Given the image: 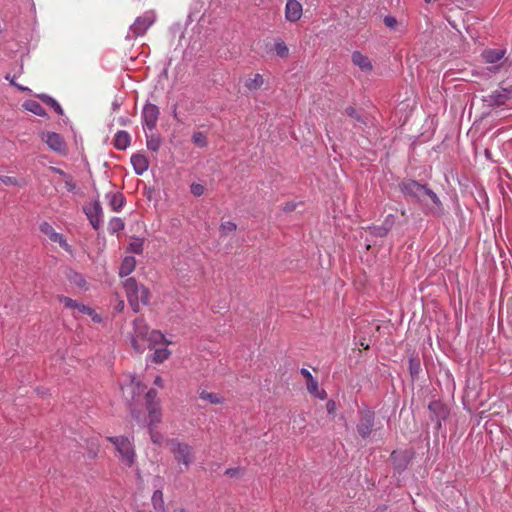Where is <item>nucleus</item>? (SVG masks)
<instances>
[{"label": "nucleus", "mask_w": 512, "mask_h": 512, "mask_svg": "<svg viewBox=\"0 0 512 512\" xmlns=\"http://www.w3.org/2000/svg\"><path fill=\"white\" fill-rule=\"evenodd\" d=\"M105 197L108 200L109 206L115 212L121 211L126 202L125 197L121 192H109Z\"/></svg>", "instance_id": "a211bd4d"}, {"label": "nucleus", "mask_w": 512, "mask_h": 512, "mask_svg": "<svg viewBox=\"0 0 512 512\" xmlns=\"http://www.w3.org/2000/svg\"><path fill=\"white\" fill-rule=\"evenodd\" d=\"M70 281L72 283H74L77 287L79 288H85L86 287V280L85 278L79 274V273H76L74 272L70 277H69Z\"/></svg>", "instance_id": "58836bf2"}, {"label": "nucleus", "mask_w": 512, "mask_h": 512, "mask_svg": "<svg viewBox=\"0 0 512 512\" xmlns=\"http://www.w3.org/2000/svg\"><path fill=\"white\" fill-rule=\"evenodd\" d=\"M127 301L131 309L138 313L142 306H147L150 303L149 289L139 283L134 277H129L122 282Z\"/></svg>", "instance_id": "f257e3e1"}, {"label": "nucleus", "mask_w": 512, "mask_h": 512, "mask_svg": "<svg viewBox=\"0 0 512 512\" xmlns=\"http://www.w3.org/2000/svg\"><path fill=\"white\" fill-rule=\"evenodd\" d=\"M307 390L310 394L314 395L315 397L323 400L326 397V392L322 389H319L318 382L315 378L309 380L306 382Z\"/></svg>", "instance_id": "bb28decb"}, {"label": "nucleus", "mask_w": 512, "mask_h": 512, "mask_svg": "<svg viewBox=\"0 0 512 512\" xmlns=\"http://www.w3.org/2000/svg\"><path fill=\"white\" fill-rule=\"evenodd\" d=\"M168 445L176 462L184 465L186 469L189 468L195 460L194 448L188 443L181 442L178 439L169 440Z\"/></svg>", "instance_id": "7ed1b4c3"}, {"label": "nucleus", "mask_w": 512, "mask_h": 512, "mask_svg": "<svg viewBox=\"0 0 512 512\" xmlns=\"http://www.w3.org/2000/svg\"><path fill=\"white\" fill-rule=\"evenodd\" d=\"M136 267V259L133 256H126L119 268V276L125 277L131 274Z\"/></svg>", "instance_id": "5701e85b"}, {"label": "nucleus", "mask_w": 512, "mask_h": 512, "mask_svg": "<svg viewBox=\"0 0 512 512\" xmlns=\"http://www.w3.org/2000/svg\"><path fill=\"white\" fill-rule=\"evenodd\" d=\"M200 399L207 401L211 404H223L224 397L219 393H213L208 391H201L199 394Z\"/></svg>", "instance_id": "a878e982"}, {"label": "nucleus", "mask_w": 512, "mask_h": 512, "mask_svg": "<svg viewBox=\"0 0 512 512\" xmlns=\"http://www.w3.org/2000/svg\"><path fill=\"white\" fill-rule=\"evenodd\" d=\"M425 196L429 197L431 202L434 205V207L431 208L432 212H440L442 210V203H441L439 197L436 195L435 192H433L428 187H427V189L425 191Z\"/></svg>", "instance_id": "473e14b6"}, {"label": "nucleus", "mask_w": 512, "mask_h": 512, "mask_svg": "<svg viewBox=\"0 0 512 512\" xmlns=\"http://www.w3.org/2000/svg\"><path fill=\"white\" fill-rule=\"evenodd\" d=\"M119 107H120V104H119L117 101H114V102L112 103V109H113L114 111H117V110L119 109Z\"/></svg>", "instance_id": "bf43d9fd"}, {"label": "nucleus", "mask_w": 512, "mask_h": 512, "mask_svg": "<svg viewBox=\"0 0 512 512\" xmlns=\"http://www.w3.org/2000/svg\"><path fill=\"white\" fill-rule=\"evenodd\" d=\"M193 142L199 147H205L207 145V138L204 133L196 132L192 136Z\"/></svg>", "instance_id": "ea45409f"}, {"label": "nucleus", "mask_w": 512, "mask_h": 512, "mask_svg": "<svg viewBox=\"0 0 512 512\" xmlns=\"http://www.w3.org/2000/svg\"><path fill=\"white\" fill-rule=\"evenodd\" d=\"M345 113L350 116L356 118L358 121H360V118L356 114V110L353 107H347L345 109Z\"/></svg>", "instance_id": "09e8293b"}, {"label": "nucleus", "mask_w": 512, "mask_h": 512, "mask_svg": "<svg viewBox=\"0 0 512 512\" xmlns=\"http://www.w3.org/2000/svg\"><path fill=\"white\" fill-rule=\"evenodd\" d=\"M384 24L390 29H395L398 25V21L394 16H386L384 18Z\"/></svg>", "instance_id": "49530a36"}, {"label": "nucleus", "mask_w": 512, "mask_h": 512, "mask_svg": "<svg viewBox=\"0 0 512 512\" xmlns=\"http://www.w3.org/2000/svg\"><path fill=\"white\" fill-rule=\"evenodd\" d=\"M390 218H392V215H389L381 226L369 227L370 233L376 237L387 235L393 225V220Z\"/></svg>", "instance_id": "aec40b11"}, {"label": "nucleus", "mask_w": 512, "mask_h": 512, "mask_svg": "<svg viewBox=\"0 0 512 512\" xmlns=\"http://www.w3.org/2000/svg\"><path fill=\"white\" fill-rule=\"evenodd\" d=\"M151 439L154 443H159L160 442V436L159 435H155L153 433H151Z\"/></svg>", "instance_id": "13d9d810"}, {"label": "nucleus", "mask_w": 512, "mask_h": 512, "mask_svg": "<svg viewBox=\"0 0 512 512\" xmlns=\"http://www.w3.org/2000/svg\"><path fill=\"white\" fill-rule=\"evenodd\" d=\"M159 115L160 110L157 105L148 102L143 106L141 120L144 131L152 132L156 128Z\"/></svg>", "instance_id": "6e6552de"}, {"label": "nucleus", "mask_w": 512, "mask_h": 512, "mask_svg": "<svg viewBox=\"0 0 512 512\" xmlns=\"http://www.w3.org/2000/svg\"><path fill=\"white\" fill-rule=\"evenodd\" d=\"M301 374L304 376V378L306 379V382L313 379L314 377L312 376V374L307 370V369H301Z\"/></svg>", "instance_id": "3c124183"}, {"label": "nucleus", "mask_w": 512, "mask_h": 512, "mask_svg": "<svg viewBox=\"0 0 512 512\" xmlns=\"http://www.w3.org/2000/svg\"><path fill=\"white\" fill-rule=\"evenodd\" d=\"M263 84H264L263 76L261 74H259V73H255V74L249 75L246 78L244 86L249 91H255V90L260 89L263 86Z\"/></svg>", "instance_id": "412c9836"}, {"label": "nucleus", "mask_w": 512, "mask_h": 512, "mask_svg": "<svg viewBox=\"0 0 512 512\" xmlns=\"http://www.w3.org/2000/svg\"><path fill=\"white\" fill-rule=\"evenodd\" d=\"M505 54H506L505 49H501V48L487 49V50L483 51L482 57L486 63L494 64V63H497L500 60H502L504 58Z\"/></svg>", "instance_id": "6ab92c4d"}, {"label": "nucleus", "mask_w": 512, "mask_h": 512, "mask_svg": "<svg viewBox=\"0 0 512 512\" xmlns=\"http://www.w3.org/2000/svg\"><path fill=\"white\" fill-rule=\"evenodd\" d=\"M426 189V185H422L412 179L404 180L400 184V190L405 196L412 197L419 202L424 200Z\"/></svg>", "instance_id": "9d476101"}, {"label": "nucleus", "mask_w": 512, "mask_h": 512, "mask_svg": "<svg viewBox=\"0 0 512 512\" xmlns=\"http://www.w3.org/2000/svg\"><path fill=\"white\" fill-rule=\"evenodd\" d=\"M190 190L194 196L199 197L204 194L205 187L200 183H192L190 186Z\"/></svg>", "instance_id": "37998d69"}, {"label": "nucleus", "mask_w": 512, "mask_h": 512, "mask_svg": "<svg viewBox=\"0 0 512 512\" xmlns=\"http://www.w3.org/2000/svg\"><path fill=\"white\" fill-rule=\"evenodd\" d=\"M146 407L148 411L149 426L158 424L162 419V412L157 399V391L150 389L145 395Z\"/></svg>", "instance_id": "0eeeda50"}, {"label": "nucleus", "mask_w": 512, "mask_h": 512, "mask_svg": "<svg viewBox=\"0 0 512 512\" xmlns=\"http://www.w3.org/2000/svg\"><path fill=\"white\" fill-rule=\"evenodd\" d=\"M53 171L58 173L59 175H61L63 177V179L65 178V176L69 175V174L65 173L63 170L59 169V168H53Z\"/></svg>", "instance_id": "6e6d98bb"}, {"label": "nucleus", "mask_w": 512, "mask_h": 512, "mask_svg": "<svg viewBox=\"0 0 512 512\" xmlns=\"http://www.w3.org/2000/svg\"><path fill=\"white\" fill-rule=\"evenodd\" d=\"M124 308H125V302H124V300H123V299H121V298L119 297V295H116V301H115V304H114V306H113L114 311H115L116 313H121V312H123Z\"/></svg>", "instance_id": "a18cd8bd"}, {"label": "nucleus", "mask_w": 512, "mask_h": 512, "mask_svg": "<svg viewBox=\"0 0 512 512\" xmlns=\"http://www.w3.org/2000/svg\"><path fill=\"white\" fill-rule=\"evenodd\" d=\"M375 414L371 410L359 411V422L356 426L358 434L363 438H368L374 428Z\"/></svg>", "instance_id": "1a4fd4ad"}, {"label": "nucleus", "mask_w": 512, "mask_h": 512, "mask_svg": "<svg viewBox=\"0 0 512 512\" xmlns=\"http://www.w3.org/2000/svg\"><path fill=\"white\" fill-rule=\"evenodd\" d=\"M143 246H144L143 238H133L130 241L127 250L130 253L141 254L143 252Z\"/></svg>", "instance_id": "2f4dec72"}, {"label": "nucleus", "mask_w": 512, "mask_h": 512, "mask_svg": "<svg viewBox=\"0 0 512 512\" xmlns=\"http://www.w3.org/2000/svg\"><path fill=\"white\" fill-rule=\"evenodd\" d=\"M352 62L363 72H371L373 69L370 59L360 51H354L351 56Z\"/></svg>", "instance_id": "dca6fc26"}, {"label": "nucleus", "mask_w": 512, "mask_h": 512, "mask_svg": "<svg viewBox=\"0 0 512 512\" xmlns=\"http://www.w3.org/2000/svg\"><path fill=\"white\" fill-rule=\"evenodd\" d=\"M90 224L95 230H98L103 223V210L99 200H94L83 208Z\"/></svg>", "instance_id": "9b49d317"}, {"label": "nucleus", "mask_w": 512, "mask_h": 512, "mask_svg": "<svg viewBox=\"0 0 512 512\" xmlns=\"http://www.w3.org/2000/svg\"><path fill=\"white\" fill-rule=\"evenodd\" d=\"M273 51L280 58H286L289 55V48L281 38L274 39Z\"/></svg>", "instance_id": "cd10ccee"}, {"label": "nucleus", "mask_w": 512, "mask_h": 512, "mask_svg": "<svg viewBox=\"0 0 512 512\" xmlns=\"http://www.w3.org/2000/svg\"><path fill=\"white\" fill-rule=\"evenodd\" d=\"M41 99L49 106L51 107L57 114L62 115L63 110L60 106V104L52 97L48 95H41Z\"/></svg>", "instance_id": "f704fd0d"}, {"label": "nucleus", "mask_w": 512, "mask_h": 512, "mask_svg": "<svg viewBox=\"0 0 512 512\" xmlns=\"http://www.w3.org/2000/svg\"><path fill=\"white\" fill-rule=\"evenodd\" d=\"M0 182L7 186H21L24 185L17 178L11 176H0Z\"/></svg>", "instance_id": "a19ab883"}, {"label": "nucleus", "mask_w": 512, "mask_h": 512, "mask_svg": "<svg viewBox=\"0 0 512 512\" xmlns=\"http://www.w3.org/2000/svg\"><path fill=\"white\" fill-rule=\"evenodd\" d=\"M171 355V352L167 348L156 349L152 355V361L160 364L166 361Z\"/></svg>", "instance_id": "7c9ffc66"}, {"label": "nucleus", "mask_w": 512, "mask_h": 512, "mask_svg": "<svg viewBox=\"0 0 512 512\" xmlns=\"http://www.w3.org/2000/svg\"><path fill=\"white\" fill-rule=\"evenodd\" d=\"M146 387L136 375H128L121 382V390L125 399L130 402H137Z\"/></svg>", "instance_id": "423d86ee"}, {"label": "nucleus", "mask_w": 512, "mask_h": 512, "mask_svg": "<svg viewBox=\"0 0 512 512\" xmlns=\"http://www.w3.org/2000/svg\"><path fill=\"white\" fill-rule=\"evenodd\" d=\"M241 470L239 468H229L225 471V474L230 477H237L240 474Z\"/></svg>", "instance_id": "de8ad7c7"}, {"label": "nucleus", "mask_w": 512, "mask_h": 512, "mask_svg": "<svg viewBox=\"0 0 512 512\" xmlns=\"http://www.w3.org/2000/svg\"><path fill=\"white\" fill-rule=\"evenodd\" d=\"M124 222L119 217H114L109 221L108 230L111 233H116L124 229Z\"/></svg>", "instance_id": "c9c22d12"}, {"label": "nucleus", "mask_w": 512, "mask_h": 512, "mask_svg": "<svg viewBox=\"0 0 512 512\" xmlns=\"http://www.w3.org/2000/svg\"><path fill=\"white\" fill-rule=\"evenodd\" d=\"M326 409L328 411V413H334L335 410H336V404L333 400H329L327 403H326Z\"/></svg>", "instance_id": "8fccbe9b"}, {"label": "nucleus", "mask_w": 512, "mask_h": 512, "mask_svg": "<svg viewBox=\"0 0 512 512\" xmlns=\"http://www.w3.org/2000/svg\"><path fill=\"white\" fill-rule=\"evenodd\" d=\"M164 343L166 345L171 344L170 341H168L165 336L158 330H152L149 332V335L147 337L146 345L149 347Z\"/></svg>", "instance_id": "b1692460"}, {"label": "nucleus", "mask_w": 512, "mask_h": 512, "mask_svg": "<svg viewBox=\"0 0 512 512\" xmlns=\"http://www.w3.org/2000/svg\"><path fill=\"white\" fill-rule=\"evenodd\" d=\"M79 312L82 314L89 315L93 322L100 323L102 322V317L99 315L93 308L82 304L81 307H79Z\"/></svg>", "instance_id": "72a5a7b5"}, {"label": "nucleus", "mask_w": 512, "mask_h": 512, "mask_svg": "<svg viewBox=\"0 0 512 512\" xmlns=\"http://www.w3.org/2000/svg\"><path fill=\"white\" fill-rule=\"evenodd\" d=\"M155 15L152 12H146L142 16L136 18L134 23L130 26V33L135 37L142 36L154 23Z\"/></svg>", "instance_id": "f8f14e48"}, {"label": "nucleus", "mask_w": 512, "mask_h": 512, "mask_svg": "<svg viewBox=\"0 0 512 512\" xmlns=\"http://www.w3.org/2000/svg\"><path fill=\"white\" fill-rule=\"evenodd\" d=\"M42 140L46 142V144L56 152L65 151L66 145L63 138L55 132H47L43 133Z\"/></svg>", "instance_id": "2eb2a0df"}, {"label": "nucleus", "mask_w": 512, "mask_h": 512, "mask_svg": "<svg viewBox=\"0 0 512 512\" xmlns=\"http://www.w3.org/2000/svg\"><path fill=\"white\" fill-rule=\"evenodd\" d=\"M409 370L412 376H415L420 371V362L416 358H410L409 360Z\"/></svg>", "instance_id": "79ce46f5"}, {"label": "nucleus", "mask_w": 512, "mask_h": 512, "mask_svg": "<svg viewBox=\"0 0 512 512\" xmlns=\"http://www.w3.org/2000/svg\"><path fill=\"white\" fill-rule=\"evenodd\" d=\"M303 14L302 4L298 0H287L285 5V19L295 23L301 19Z\"/></svg>", "instance_id": "4468645a"}, {"label": "nucleus", "mask_w": 512, "mask_h": 512, "mask_svg": "<svg viewBox=\"0 0 512 512\" xmlns=\"http://www.w3.org/2000/svg\"><path fill=\"white\" fill-rule=\"evenodd\" d=\"M63 180L65 183V187L69 192H73L76 189V183L74 182L71 175L65 176Z\"/></svg>", "instance_id": "c03bdc74"}, {"label": "nucleus", "mask_w": 512, "mask_h": 512, "mask_svg": "<svg viewBox=\"0 0 512 512\" xmlns=\"http://www.w3.org/2000/svg\"><path fill=\"white\" fill-rule=\"evenodd\" d=\"M130 122V120L128 118H125V117H120L118 119V123L122 126H126L128 125V123Z\"/></svg>", "instance_id": "603ef678"}, {"label": "nucleus", "mask_w": 512, "mask_h": 512, "mask_svg": "<svg viewBox=\"0 0 512 512\" xmlns=\"http://www.w3.org/2000/svg\"><path fill=\"white\" fill-rule=\"evenodd\" d=\"M483 101L490 107L507 106L512 108V82H503L498 89L484 96Z\"/></svg>", "instance_id": "20e7f679"}, {"label": "nucleus", "mask_w": 512, "mask_h": 512, "mask_svg": "<svg viewBox=\"0 0 512 512\" xmlns=\"http://www.w3.org/2000/svg\"><path fill=\"white\" fill-rule=\"evenodd\" d=\"M154 384L159 386V387H162V385H163L162 378L160 376H156L155 380H154Z\"/></svg>", "instance_id": "4d7b16f0"}, {"label": "nucleus", "mask_w": 512, "mask_h": 512, "mask_svg": "<svg viewBox=\"0 0 512 512\" xmlns=\"http://www.w3.org/2000/svg\"><path fill=\"white\" fill-rule=\"evenodd\" d=\"M145 134H146L147 148L154 152L158 151L161 146V143H162V139H161L160 135L156 134V133L148 134L146 131H145Z\"/></svg>", "instance_id": "393cba45"}, {"label": "nucleus", "mask_w": 512, "mask_h": 512, "mask_svg": "<svg viewBox=\"0 0 512 512\" xmlns=\"http://www.w3.org/2000/svg\"><path fill=\"white\" fill-rule=\"evenodd\" d=\"M119 454L121 463L127 467H131L135 463V450L129 438L123 436L107 437Z\"/></svg>", "instance_id": "f03ea898"}, {"label": "nucleus", "mask_w": 512, "mask_h": 512, "mask_svg": "<svg viewBox=\"0 0 512 512\" xmlns=\"http://www.w3.org/2000/svg\"><path fill=\"white\" fill-rule=\"evenodd\" d=\"M58 300L64 304V306L68 309H71V310H78L79 311V307H81L82 304L78 303L77 301L69 298V297H66V296H58Z\"/></svg>", "instance_id": "e433bc0d"}, {"label": "nucleus", "mask_w": 512, "mask_h": 512, "mask_svg": "<svg viewBox=\"0 0 512 512\" xmlns=\"http://www.w3.org/2000/svg\"><path fill=\"white\" fill-rule=\"evenodd\" d=\"M237 228L236 224L232 221L222 222L220 225V232L222 235H228L229 233L235 231Z\"/></svg>", "instance_id": "4c0bfd02"}, {"label": "nucleus", "mask_w": 512, "mask_h": 512, "mask_svg": "<svg viewBox=\"0 0 512 512\" xmlns=\"http://www.w3.org/2000/svg\"><path fill=\"white\" fill-rule=\"evenodd\" d=\"M398 456H399V454H397L396 452H393V453H392V455H391L392 459H393V460H394V462H395L396 468H397V469H400V468H402V467H401V466L396 462V461H397Z\"/></svg>", "instance_id": "864d4df0"}, {"label": "nucleus", "mask_w": 512, "mask_h": 512, "mask_svg": "<svg viewBox=\"0 0 512 512\" xmlns=\"http://www.w3.org/2000/svg\"><path fill=\"white\" fill-rule=\"evenodd\" d=\"M131 164L137 175L144 174L149 168V161L143 154H133L131 156Z\"/></svg>", "instance_id": "f3484780"}, {"label": "nucleus", "mask_w": 512, "mask_h": 512, "mask_svg": "<svg viewBox=\"0 0 512 512\" xmlns=\"http://www.w3.org/2000/svg\"><path fill=\"white\" fill-rule=\"evenodd\" d=\"M131 137L126 131H118L114 137V147L118 150H125L130 145Z\"/></svg>", "instance_id": "4be33fe9"}, {"label": "nucleus", "mask_w": 512, "mask_h": 512, "mask_svg": "<svg viewBox=\"0 0 512 512\" xmlns=\"http://www.w3.org/2000/svg\"><path fill=\"white\" fill-rule=\"evenodd\" d=\"M10 83H11L12 85L16 86V87H17L19 90H21V91H26V90H28V88L23 87V86H21V85H19V84H16V83H15V81H14L13 79H11V80H10Z\"/></svg>", "instance_id": "5fc2aeb1"}, {"label": "nucleus", "mask_w": 512, "mask_h": 512, "mask_svg": "<svg viewBox=\"0 0 512 512\" xmlns=\"http://www.w3.org/2000/svg\"><path fill=\"white\" fill-rule=\"evenodd\" d=\"M149 332V327L143 318H137L133 321L131 345L137 353H143L145 351Z\"/></svg>", "instance_id": "39448f33"}, {"label": "nucleus", "mask_w": 512, "mask_h": 512, "mask_svg": "<svg viewBox=\"0 0 512 512\" xmlns=\"http://www.w3.org/2000/svg\"><path fill=\"white\" fill-rule=\"evenodd\" d=\"M39 228L40 231L50 239V241L58 243L60 247H62L67 252L72 251L71 246L67 243L64 235L56 232L51 224L48 222H43L40 224Z\"/></svg>", "instance_id": "ddd939ff"}, {"label": "nucleus", "mask_w": 512, "mask_h": 512, "mask_svg": "<svg viewBox=\"0 0 512 512\" xmlns=\"http://www.w3.org/2000/svg\"><path fill=\"white\" fill-rule=\"evenodd\" d=\"M24 107L26 110L32 112L33 114L37 115V116H45L46 115V111L45 109L42 107V105L35 101V100H28L24 103Z\"/></svg>", "instance_id": "c85d7f7f"}, {"label": "nucleus", "mask_w": 512, "mask_h": 512, "mask_svg": "<svg viewBox=\"0 0 512 512\" xmlns=\"http://www.w3.org/2000/svg\"><path fill=\"white\" fill-rule=\"evenodd\" d=\"M152 504L156 512H165V504L161 490L154 491L152 495Z\"/></svg>", "instance_id": "c756f323"}]
</instances>
